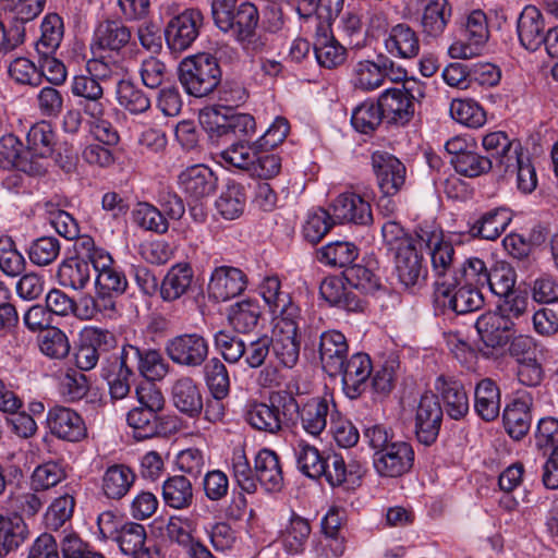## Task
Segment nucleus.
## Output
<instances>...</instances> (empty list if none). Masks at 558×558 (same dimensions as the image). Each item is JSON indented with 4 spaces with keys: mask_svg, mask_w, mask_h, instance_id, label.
I'll use <instances>...</instances> for the list:
<instances>
[{
    "mask_svg": "<svg viewBox=\"0 0 558 558\" xmlns=\"http://www.w3.org/2000/svg\"><path fill=\"white\" fill-rule=\"evenodd\" d=\"M105 31L101 22L95 28L90 43L93 58L86 63V73L76 75L71 92L80 97L78 106L87 117L89 133L96 143L89 144L83 151L84 159L89 163L102 167L105 151V98L101 81L105 78Z\"/></svg>",
    "mask_w": 558,
    "mask_h": 558,
    "instance_id": "1",
    "label": "nucleus"
},
{
    "mask_svg": "<svg viewBox=\"0 0 558 558\" xmlns=\"http://www.w3.org/2000/svg\"><path fill=\"white\" fill-rule=\"evenodd\" d=\"M259 293L274 318L270 349L280 365L293 368L300 357L298 330L301 311L288 292L281 290L278 277H267L259 286Z\"/></svg>",
    "mask_w": 558,
    "mask_h": 558,
    "instance_id": "2",
    "label": "nucleus"
},
{
    "mask_svg": "<svg viewBox=\"0 0 558 558\" xmlns=\"http://www.w3.org/2000/svg\"><path fill=\"white\" fill-rule=\"evenodd\" d=\"M526 316L527 298L517 291L501 296L495 312L482 314L475 323V328L486 347L501 348L510 341L512 332L521 322H526Z\"/></svg>",
    "mask_w": 558,
    "mask_h": 558,
    "instance_id": "3",
    "label": "nucleus"
},
{
    "mask_svg": "<svg viewBox=\"0 0 558 558\" xmlns=\"http://www.w3.org/2000/svg\"><path fill=\"white\" fill-rule=\"evenodd\" d=\"M298 401L287 390L270 393L267 402H252L246 407L245 420L255 429L277 434L284 425L295 423Z\"/></svg>",
    "mask_w": 558,
    "mask_h": 558,
    "instance_id": "4",
    "label": "nucleus"
},
{
    "mask_svg": "<svg viewBox=\"0 0 558 558\" xmlns=\"http://www.w3.org/2000/svg\"><path fill=\"white\" fill-rule=\"evenodd\" d=\"M178 73L185 92L197 98L211 94L221 81L219 64L213 56L206 53L183 59Z\"/></svg>",
    "mask_w": 558,
    "mask_h": 558,
    "instance_id": "5",
    "label": "nucleus"
},
{
    "mask_svg": "<svg viewBox=\"0 0 558 558\" xmlns=\"http://www.w3.org/2000/svg\"><path fill=\"white\" fill-rule=\"evenodd\" d=\"M424 97V86L415 80L405 81L402 88H388L378 98L383 117L388 123L404 125L414 116L413 100Z\"/></svg>",
    "mask_w": 558,
    "mask_h": 558,
    "instance_id": "6",
    "label": "nucleus"
},
{
    "mask_svg": "<svg viewBox=\"0 0 558 558\" xmlns=\"http://www.w3.org/2000/svg\"><path fill=\"white\" fill-rule=\"evenodd\" d=\"M165 352L175 365L198 368L208 359L209 342L198 332H184L170 338Z\"/></svg>",
    "mask_w": 558,
    "mask_h": 558,
    "instance_id": "7",
    "label": "nucleus"
},
{
    "mask_svg": "<svg viewBox=\"0 0 558 558\" xmlns=\"http://www.w3.org/2000/svg\"><path fill=\"white\" fill-rule=\"evenodd\" d=\"M203 123L217 136H228L234 141H250L256 132L255 119L248 113H222L219 109H210L202 116Z\"/></svg>",
    "mask_w": 558,
    "mask_h": 558,
    "instance_id": "8",
    "label": "nucleus"
},
{
    "mask_svg": "<svg viewBox=\"0 0 558 558\" xmlns=\"http://www.w3.org/2000/svg\"><path fill=\"white\" fill-rule=\"evenodd\" d=\"M204 25V15L198 9H186L174 15L167 24L165 37L169 48L183 51L192 46Z\"/></svg>",
    "mask_w": 558,
    "mask_h": 558,
    "instance_id": "9",
    "label": "nucleus"
},
{
    "mask_svg": "<svg viewBox=\"0 0 558 558\" xmlns=\"http://www.w3.org/2000/svg\"><path fill=\"white\" fill-rule=\"evenodd\" d=\"M432 271L435 278L434 288L436 294H448L450 289L457 288L458 267L456 250L450 241L439 243L429 251Z\"/></svg>",
    "mask_w": 558,
    "mask_h": 558,
    "instance_id": "10",
    "label": "nucleus"
},
{
    "mask_svg": "<svg viewBox=\"0 0 558 558\" xmlns=\"http://www.w3.org/2000/svg\"><path fill=\"white\" fill-rule=\"evenodd\" d=\"M131 29L117 21H107V70L111 76L129 71Z\"/></svg>",
    "mask_w": 558,
    "mask_h": 558,
    "instance_id": "11",
    "label": "nucleus"
},
{
    "mask_svg": "<svg viewBox=\"0 0 558 558\" xmlns=\"http://www.w3.org/2000/svg\"><path fill=\"white\" fill-rule=\"evenodd\" d=\"M371 160L381 193L397 194L405 183L407 169L403 162L383 150L374 151Z\"/></svg>",
    "mask_w": 558,
    "mask_h": 558,
    "instance_id": "12",
    "label": "nucleus"
},
{
    "mask_svg": "<svg viewBox=\"0 0 558 558\" xmlns=\"http://www.w3.org/2000/svg\"><path fill=\"white\" fill-rule=\"evenodd\" d=\"M396 274L407 289H420L426 283L427 266L414 245L399 246L395 257Z\"/></svg>",
    "mask_w": 558,
    "mask_h": 558,
    "instance_id": "13",
    "label": "nucleus"
},
{
    "mask_svg": "<svg viewBox=\"0 0 558 558\" xmlns=\"http://www.w3.org/2000/svg\"><path fill=\"white\" fill-rule=\"evenodd\" d=\"M178 184L191 202H201L216 192L218 179L209 167L193 165L178 175Z\"/></svg>",
    "mask_w": 558,
    "mask_h": 558,
    "instance_id": "14",
    "label": "nucleus"
},
{
    "mask_svg": "<svg viewBox=\"0 0 558 558\" xmlns=\"http://www.w3.org/2000/svg\"><path fill=\"white\" fill-rule=\"evenodd\" d=\"M442 415L437 396L425 393L421 397L415 414V434L421 444L429 446L436 441Z\"/></svg>",
    "mask_w": 558,
    "mask_h": 558,
    "instance_id": "15",
    "label": "nucleus"
},
{
    "mask_svg": "<svg viewBox=\"0 0 558 558\" xmlns=\"http://www.w3.org/2000/svg\"><path fill=\"white\" fill-rule=\"evenodd\" d=\"M332 221L368 226L373 222L371 204L360 194L345 192L339 194L331 204Z\"/></svg>",
    "mask_w": 558,
    "mask_h": 558,
    "instance_id": "16",
    "label": "nucleus"
},
{
    "mask_svg": "<svg viewBox=\"0 0 558 558\" xmlns=\"http://www.w3.org/2000/svg\"><path fill=\"white\" fill-rule=\"evenodd\" d=\"M414 462V451L405 441H395L374 456V468L380 476L397 477L409 472Z\"/></svg>",
    "mask_w": 558,
    "mask_h": 558,
    "instance_id": "17",
    "label": "nucleus"
},
{
    "mask_svg": "<svg viewBox=\"0 0 558 558\" xmlns=\"http://www.w3.org/2000/svg\"><path fill=\"white\" fill-rule=\"evenodd\" d=\"M0 168H15L31 175H41L46 172L44 162L29 159L22 142L11 133L0 137Z\"/></svg>",
    "mask_w": 558,
    "mask_h": 558,
    "instance_id": "18",
    "label": "nucleus"
},
{
    "mask_svg": "<svg viewBox=\"0 0 558 558\" xmlns=\"http://www.w3.org/2000/svg\"><path fill=\"white\" fill-rule=\"evenodd\" d=\"M372 371V361L366 353H354L344 360L338 375L341 376L343 390L350 399H356L366 390Z\"/></svg>",
    "mask_w": 558,
    "mask_h": 558,
    "instance_id": "19",
    "label": "nucleus"
},
{
    "mask_svg": "<svg viewBox=\"0 0 558 558\" xmlns=\"http://www.w3.org/2000/svg\"><path fill=\"white\" fill-rule=\"evenodd\" d=\"M46 421L50 433L59 439L75 442L86 435L83 418L70 408L52 407L47 413Z\"/></svg>",
    "mask_w": 558,
    "mask_h": 558,
    "instance_id": "20",
    "label": "nucleus"
},
{
    "mask_svg": "<svg viewBox=\"0 0 558 558\" xmlns=\"http://www.w3.org/2000/svg\"><path fill=\"white\" fill-rule=\"evenodd\" d=\"M247 286L246 275L232 266H219L210 276L208 291L217 301H228L240 295Z\"/></svg>",
    "mask_w": 558,
    "mask_h": 558,
    "instance_id": "21",
    "label": "nucleus"
},
{
    "mask_svg": "<svg viewBox=\"0 0 558 558\" xmlns=\"http://www.w3.org/2000/svg\"><path fill=\"white\" fill-rule=\"evenodd\" d=\"M348 350L347 339L340 331L329 330L319 336V359L323 369L329 376H338L342 369V363L348 357Z\"/></svg>",
    "mask_w": 558,
    "mask_h": 558,
    "instance_id": "22",
    "label": "nucleus"
},
{
    "mask_svg": "<svg viewBox=\"0 0 558 558\" xmlns=\"http://www.w3.org/2000/svg\"><path fill=\"white\" fill-rule=\"evenodd\" d=\"M517 31L519 40L526 50H537L547 33L542 12L534 5H526L518 17Z\"/></svg>",
    "mask_w": 558,
    "mask_h": 558,
    "instance_id": "23",
    "label": "nucleus"
},
{
    "mask_svg": "<svg viewBox=\"0 0 558 558\" xmlns=\"http://www.w3.org/2000/svg\"><path fill=\"white\" fill-rule=\"evenodd\" d=\"M393 62L388 58H379L378 62L361 60L353 65L351 83L356 89L372 92L379 88L388 75Z\"/></svg>",
    "mask_w": 558,
    "mask_h": 558,
    "instance_id": "24",
    "label": "nucleus"
},
{
    "mask_svg": "<svg viewBox=\"0 0 558 558\" xmlns=\"http://www.w3.org/2000/svg\"><path fill=\"white\" fill-rule=\"evenodd\" d=\"M171 400L177 410L190 417L199 415L204 407L196 381L186 375L173 380Z\"/></svg>",
    "mask_w": 558,
    "mask_h": 558,
    "instance_id": "25",
    "label": "nucleus"
},
{
    "mask_svg": "<svg viewBox=\"0 0 558 558\" xmlns=\"http://www.w3.org/2000/svg\"><path fill=\"white\" fill-rule=\"evenodd\" d=\"M435 388L440 395L448 415L453 420L462 418L469 412V398L463 385L453 377H437Z\"/></svg>",
    "mask_w": 558,
    "mask_h": 558,
    "instance_id": "26",
    "label": "nucleus"
},
{
    "mask_svg": "<svg viewBox=\"0 0 558 558\" xmlns=\"http://www.w3.org/2000/svg\"><path fill=\"white\" fill-rule=\"evenodd\" d=\"M452 16V7L448 0H429L423 7L420 27L425 37L438 38L447 28Z\"/></svg>",
    "mask_w": 558,
    "mask_h": 558,
    "instance_id": "27",
    "label": "nucleus"
},
{
    "mask_svg": "<svg viewBox=\"0 0 558 558\" xmlns=\"http://www.w3.org/2000/svg\"><path fill=\"white\" fill-rule=\"evenodd\" d=\"M330 414V403L328 400L319 397L311 398L305 403L300 405L295 421L300 418L303 429L312 435L318 436L327 426V418Z\"/></svg>",
    "mask_w": 558,
    "mask_h": 558,
    "instance_id": "28",
    "label": "nucleus"
},
{
    "mask_svg": "<svg viewBox=\"0 0 558 558\" xmlns=\"http://www.w3.org/2000/svg\"><path fill=\"white\" fill-rule=\"evenodd\" d=\"M385 48L393 57L411 59L420 52V39L410 25L399 23L390 28L385 39Z\"/></svg>",
    "mask_w": 558,
    "mask_h": 558,
    "instance_id": "29",
    "label": "nucleus"
},
{
    "mask_svg": "<svg viewBox=\"0 0 558 558\" xmlns=\"http://www.w3.org/2000/svg\"><path fill=\"white\" fill-rule=\"evenodd\" d=\"M256 480L268 492H278L283 484V474L279 457L270 449H262L254 461Z\"/></svg>",
    "mask_w": 558,
    "mask_h": 558,
    "instance_id": "30",
    "label": "nucleus"
},
{
    "mask_svg": "<svg viewBox=\"0 0 558 558\" xmlns=\"http://www.w3.org/2000/svg\"><path fill=\"white\" fill-rule=\"evenodd\" d=\"M512 220L511 210L496 207L483 213L470 227L473 236L485 240H496L507 229Z\"/></svg>",
    "mask_w": 558,
    "mask_h": 558,
    "instance_id": "31",
    "label": "nucleus"
},
{
    "mask_svg": "<svg viewBox=\"0 0 558 558\" xmlns=\"http://www.w3.org/2000/svg\"><path fill=\"white\" fill-rule=\"evenodd\" d=\"M194 279L193 268L189 263H178L167 271L160 284V298L173 302L187 293Z\"/></svg>",
    "mask_w": 558,
    "mask_h": 558,
    "instance_id": "32",
    "label": "nucleus"
},
{
    "mask_svg": "<svg viewBox=\"0 0 558 558\" xmlns=\"http://www.w3.org/2000/svg\"><path fill=\"white\" fill-rule=\"evenodd\" d=\"M107 539H110L111 546L114 545L122 554L134 558H137L142 553H150L148 548H143L146 532L140 523H126L121 529L111 532Z\"/></svg>",
    "mask_w": 558,
    "mask_h": 558,
    "instance_id": "33",
    "label": "nucleus"
},
{
    "mask_svg": "<svg viewBox=\"0 0 558 558\" xmlns=\"http://www.w3.org/2000/svg\"><path fill=\"white\" fill-rule=\"evenodd\" d=\"M262 318V307L256 299H244L228 310V322L239 333L252 332Z\"/></svg>",
    "mask_w": 558,
    "mask_h": 558,
    "instance_id": "34",
    "label": "nucleus"
},
{
    "mask_svg": "<svg viewBox=\"0 0 558 558\" xmlns=\"http://www.w3.org/2000/svg\"><path fill=\"white\" fill-rule=\"evenodd\" d=\"M27 149L26 154L29 159H43L52 156L57 135L49 122L41 121L34 124L26 136Z\"/></svg>",
    "mask_w": 558,
    "mask_h": 558,
    "instance_id": "35",
    "label": "nucleus"
},
{
    "mask_svg": "<svg viewBox=\"0 0 558 558\" xmlns=\"http://www.w3.org/2000/svg\"><path fill=\"white\" fill-rule=\"evenodd\" d=\"M444 298V302L457 314H466L480 310L484 304L482 289L465 283H459L457 288L450 289L448 294H436Z\"/></svg>",
    "mask_w": 558,
    "mask_h": 558,
    "instance_id": "36",
    "label": "nucleus"
},
{
    "mask_svg": "<svg viewBox=\"0 0 558 558\" xmlns=\"http://www.w3.org/2000/svg\"><path fill=\"white\" fill-rule=\"evenodd\" d=\"M474 408L478 416L490 422L498 417L500 412V390L490 378L482 379L475 387Z\"/></svg>",
    "mask_w": 558,
    "mask_h": 558,
    "instance_id": "37",
    "label": "nucleus"
},
{
    "mask_svg": "<svg viewBox=\"0 0 558 558\" xmlns=\"http://www.w3.org/2000/svg\"><path fill=\"white\" fill-rule=\"evenodd\" d=\"M161 495L165 505L175 510L190 508L194 500L192 483L183 475L168 477L162 484Z\"/></svg>",
    "mask_w": 558,
    "mask_h": 558,
    "instance_id": "38",
    "label": "nucleus"
},
{
    "mask_svg": "<svg viewBox=\"0 0 558 558\" xmlns=\"http://www.w3.org/2000/svg\"><path fill=\"white\" fill-rule=\"evenodd\" d=\"M483 148L489 154L488 157L499 167L504 172L510 170L513 162L510 160L515 158L519 153L517 147L512 149V142L509 136L501 131L492 132L483 136Z\"/></svg>",
    "mask_w": 558,
    "mask_h": 558,
    "instance_id": "39",
    "label": "nucleus"
},
{
    "mask_svg": "<svg viewBox=\"0 0 558 558\" xmlns=\"http://www.w3.org/2000/svg\"><path fill=\"white\" fill-rule=\"evenodd\" d=\"M105 331L95 326H87L81 333V345L75 353V364L81 371L94 368L99 360L98 347L101 345Z\"/></svg>",
    "mask_w": 558,
    "mask_h": 558,
    "instance_id": "40",
    "label": "nucleus"
},
{
    "mask_svg": "<svg viewBox=\"0 0 558 558\" xmlns=\"http://www.w3.org/2000/svg\"><path fill=\"white\" fill-rule=\"evenodd\" d=\"M259 148L262 147L257 141H233L219 156L226 166L244 170L251 174V168L254 166V159Z\"/></svg>",
    "mask_w": 558,
    "mask_h": 558,
    "instance_id": "41",
    "label": "nucleus"
},
{
    "mask_svg": "<svg viewBox=\"0 0 558 558\" xmlns=\"http://www.w3.org/2000/svg\"><path fill=\"white\" fill-rule=\"evenodd\" d=\"M28 530L20 515L0 514V557L17 549L27 538Z\"/></svg>",
    "mask_w": 558,
    "mask_h": 558,
    "instance_id": "42",
    "label": "nucleus"
},
{
    "mask_svg": "<svg viewBox=\"0 0 558 558\" xmlns=\"http://www.w3.org/2000/svg\"><path fill=\"white\" fill-rule=\"evenodd\" d=\"M86 259L77 256L64 259L58 268L57 278L62 287L83 289L89 280L90 268Z\"/></svg>",
    "mask_w": 558,
    "mask_h": 558,
    "instance_id": "43",
    "label": "nucleus"
},
{
    "mask_svg": "<svg viewBox=\"0 0 558 558\" xmlns=\"http://www.w3.org/2000/svg\"><path fill=\"white\" fill-rule=\"evenodd\" d=\"M113 344L107 339V348L109 345H113V348H120L119 353H113L110 356V364L113 367H119V375L118 378L108 381L110 387V395L112 399H122L128 396L130 391V385L128 381L129 376L131 375V369L128 366V351H126V343L125 339H122L119 343V341L114 338H112Z\"/></svg>",
    "mask_w": 558,
    "mask_h": 558,
    "instance_id": "44",
    "label": "nucleus"
},
{
    "mask_svg": "<svg viewBox=\"0 0 558 558\" xmlns=\"http://www.w3.org/2000/svg\"><path fill=\"white\" fill-rule=\"evenodd\" d=\"M293 452L300 472L314 480L323 477L326 458L315 446L301 439L293 445Z\"/></svg>",
    "mask_w": 558,
    "mask_h": 558,
    "instance_id": "45",
    "label": "nucleus"
},
{
    "mask_svg": "<svg viewBox=\"0 0 558 558\" xmlns=\"http://www.w3.org/2000/svg\"><path fill=\"white\" fill-rule=\"evenodd\" d=\"M203 366L204 381L215 399H225L230 392L227 366L218 357L207 359Z\"/></svg>",
    "mask_w": 558,
    "mask_h": 558,
    "instance_id": "46",
    "label": "nucleus"
},
{
    "mask_svg": "<svg viewBox=\"0 0 558 558\" xmlns=\"http://www.w3.org/2000/svg\"><path fill=\"white\" fill-rule=\"evenodd\" d=\"M319 29L315 44L314 52L317 62L327 69L336 68L342 64L345 60V48L341 46L332 36L327 34V27L322 26Z\"/></svg>",
    "mask_w": 558,
    "mask_h": 558,
    "instance_id": "47",
    "label": "nucleus"
},
{
    "mask_svg": "<svg viewBox=\"0 0 558 558\" xmlns=\"http://www.w3.org/2000/svg\"><path fill=\"white\" fill-rule=\"evenodd\" d=\"M310 535V522L299 514L292 513L289 523L281 532L280 539L289 554H300L304 550Z\"/></svg>",
    "mask_w": 558,
    "mask_h": 558,
    "instance_id": "48",
    "label": "nucleus"
},
{
    "mask_svg": "<svg viewBox=\"0 0 558 558\" xmlns=\"http://www.w3.org/2000/svg\"><path fill=\"white\" fill-rule=\"evenodd\" d=\"M504 425L509 436L522 439L531 426V413L525 401L517 400L507 405L502 413Z\"/></svg>",
    "mask_w": 558,
    "mask_h": 558,
    "instance_id": "49",
    "label": "nucleus"
},
{
    "mask_svg": "<svg viewBox=\"0 0 558 558\" xmlns=\"http://www.w3.org/2000/svg\"><path fill=\"white\" fill-rule=\"evenodd\" d=\"M359 248L352 242L336 241L328 243L317 252V259L331 267H350L357 258Z\"/></svg>",
    "mask_w": 558,
    "mask_h": 558,
    "instance_id": "50",
    "label": "nucleus"
},
{
    "mask_svg": "<svg viewBox=\"0 0 558 558\" xmlns=\"http://www.w3.org/2000/svg\"><path fill=\"white\" fill-rule=\"evenodd\" d=\"M135 481L136 474L129 465L107 466V499H122L128 495Z\"/></svg>",
    "mask_w": 558,
    "mask_h": 558,
    "instance_id": "51",
    "label": "nucleus"
},
{
    "mask_svg": "<svg viewBox=\"0 0 558 558\" xmlns=\"http://www.w3.org/2000/svg\"><path fill=\"white\" fill-rule=\"evenodd\" d=\"M128 354L134 352L138 356V369L146 378V381L161 380L170 369L169 363L163 359L157 350H147L141 353L138 349L126 344Z\"/></svg>",
    "mask_w": 558,
    "mask_h": 558,
    "instance_id": "52",
    "label": "nucleus"
},
{
    "mask_svg": "<svg viewBox=\"0 0 558 558\" xmlns=\"http://www.w3.org/2000/svg\"><path fill=\"white\" fill-rule=\"evenodd\" d=\"M126 73L117 76L116 96L119 104L132 113H142L149 109V98L132 82L124 78Z\"/></svg>",
    "mask_w": 558,
    "mask_h": 558,
    "instance_id": "53",
    "label": "nucleus"
},
{
    "mask_svg": "<svg viewBox=\"0 0 558 558\" xmlns=\"http://www.w3.org/2000/svg\"><path fill=\"white\" fill-rule=\"evenodd\" d=\"M238 21L232 37L246 46L252 44L259 21L257 8L251 2H241L238 9Z\"/></svg>",
    "mask_w": 558,
    "mask_h": 558,
    "instance_id": "54",
    "label": "nucleus"
},
{
    "mask_svg": "<svg viewBox=\"0 0 558 558\" xmlns=\"http://www.w3.org/2000/svg\"><path fill=\"white\" fill-rule=\"evenodd\" d=\"M245 202L243 186L238 183H230L216 201V208L225 219L233 220L243 214Z\"/></svg>",
    "mask_w": 558,
    "mask_h": 558,
    "instance_id": "55",
    "label": "nucleus"
},
{
    "mask_svg": "<svg viewBox=\"0 0 558 558\" xmlns=\"http://www.w3.org/2000/svg\"><path fill=\"white\" fill-rule=\"evenodd\" d=\"M75 250L84 255V259L92 264L94 271L96 272L95 278V288L97 298H105V287L101 283V277L105 272V264H100V260L104 257V252L101 248H97L95 246L94 239L89 235H82L75 238Z\"/></svg>",
    "mask_w": 558,
    "mask_h": 558,
    "instance_id": "56",
    "label": "nucleus"
},
{
    "mask_svg": "<svg viewBox=\"0 0 558 558\" xmlns=\"http://www.w3.org/2000/svg\"><path fill=\"white\" fill-rule=\"evenodd\" d=\"M126 421L137 440L151 438L159 433L158 413L150 410L135 408L128 412Z\"/></svg>",
    "mask_w": 558,
    "mask_h": 558,
    "instance_id": "57",
    "label": "nucleus"
},
{
    "mask_svg": "<svg viewBox=\"0 0 558 558\" xmlns=\"http://www.w3.org/2000/svg\"><path fill=\"white\" fill-rule=\"evenodd\" d=\"M450 163L459 174L466 178H476L487 173L493 168L494 161L490 157L468 150L465 154L451 157Z\"/></svg>",
    "mask_w": 558,
    "mask_h": 558,
    "instance_id": "58",
    "label": "nucleus"
},
{
    "mask_svg": "<svg viewBox=\"0 0 558 558\" xmlns=\"http://www.w3.org/2000/svg\"><path fill=\"white\" fill-rule=\"evenodd\" d=\"M450 114L457 122L473 129L481 128L486 122L484 109L472 99H453Z\"/></svg>",
    "mask_w": 558,
    "mask_h": 558,
    "instance_id": "59",
    "label": "nucleus"
},
{
    "mask_svg": "<svg viewBox=\"0 0 558 558\" xmlns=\"http://www.w3.org/2000/svg\"><path fill=\"white\" fill-rule=\"evenodd\" d=\"M41 36L36 44L39 54H51L59 47L62 39V20L58 14H48L44 17Z\"/></svg>",
    "mask_w": 558,
    "mask_h": 558,
    "instance_id": "60",
    "label": "nucleus"
},
{
    "mask_svg": "<svg viewBox=\"0 0 558 558\" xmlns=\"http://www.w3.org/2000/svg\"><path fill=\"white\" fill-rule=\"evenodd\" d=\"M384 120L378 101H364L352 112V126L360 133L369 134L374 132Z\"/></svg>",
    "mask_w": 558,
    "mask_h": 558,
    "instance_id": "61",
    "label": "nucleus"
},
{
    "mask_svg": "<svg viewBox=\"0 0 558 558\" xmlns=\"http://www.w3.org/2000/svg\"><path fill=\"white\" fill-rule=\"evenodd\" d=\"M486 263L478 257H469L458 266V284L465 283L482 289L489 281Z\"/></svg>",
    "mask_w": 558,
    "mask_h": 558,
    "instance_id": "62",
    "label": "nucleus"
},
{
    "mask_svg": "<svg viewBox=\"0 0 558 558\" xmlns=\"http://www.w3.org/2000/svg\"><path fill=\"white\" fill-rule=\"evenodd\" d=\"M8 508L13 512V515L34 517L44 506V500L36 493L21 489L11 490L8 500Z\"/></svg>",
    "mask_w": 558,
    "mask_h": 558,
    "instance_id": "63",
    "label": "nucleus"
},
{
    "mask_svg": "<svg viewBox=\"0 0 558 558\" xmlns=\"http://www.w3.org/2000/svg\"><path fill=\"white\" fill-rule=\"evenodd\" d=\"M133 220L140 228L156 233H166L169 223L163 214L148 203H138L133 210Z\"/></svg>",
    "mask_w": 558,
    "mask_h": 558,
    "instance_id": "64",
    "label": "nucleus"
}]
</instances>
